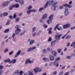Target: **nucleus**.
<instances>
[{"instance_id": "nucleus-10", "label": "nucleus", "mask_w": 75, "mask_h": 75, "mask_svg": "<svg viewBox=\"0 0 75 75\" xmlns=\"http://www.w3.org/2000/svg\"><path fill=\"white\" fill-rule=\"evenodd\" d=\"M49 58H50V60L51 61H54V57H53V56L52 55V54H50V55Z\"/></svg>"}, {"instance_id": "nucleus-5", "label": "nucleus", "mask_w": 75, "mask_h": 75, "mask_svg": "<svg viewBox=\"0 0 75 75\" xmlns=\"http://www.w3.org/2000/svg\"><path fill=\"white\" fill-rule=\"evenodd\" d=\"M10 4V2L8 1H6L3 4V6L6 7V6H7Z\"/></svg>"}, {"instance_id": "nucleus-63", "label": "nucleus", "mask_w": 75, "mask_h": 75, "mask_svg": "<svg viewBox=\"0 0 75 75\" xmlns=\"http://www.w3.org/2000/svg\"><path fill=\"white\" fill-rule=\"evenodd\" d=\"M69 74V72H68L65 73L64 74V75H68V74Z\"/></svg>"}, {"instance_id": "nucleus-41", "label": "nucleus", "mask_w": 75, "mask_h": 75, "mask_svg": "<svg viewBox=\"0 0 75 75\" xmlns=\"http://www.w3.org/2000/svg\"><path fill=\"white\" fill-rule=\"evenodd\" d=\"M15 35L16 34L15 33H13V35L11 36L12 38H14V37H15Z\"/></svg>"}, {"instance_id": "nucleus-39", "label": "nucleus", "mask_w": 75, "mask_h": 75, "mask_svg": "<svg viewBox=\"0 0 75 75\" xmlns=\"http://www.w3.org/2000/svg\"><path fill=\"white\" fill-rule=\"evenodd\" d=\"M72 58V57L71 56H67L66 57V58L67 59H71Z\"/></svg>"}, {"instance_id": "nucleus-50", "label": "nucleus", "mask_w": 75, "mask_h": 75, "mask_svg": "<svg viewBox=\"0 0 75 75\" xmlns=\"http://www.w3.org/2000/svg\"><path fill=\"white\" fill-rule=\"evenodd\" d=\"M3 69V66L2 65H0V69Z\"/></svg>"}, {"instance_id": "nucleus-33", "label": "nucleus", "mask_w": 75, "mask_h": 75, "mask_svg": "<svg viewBox=\"0 0 75 75\" xmlns=\"http://www.w3.org/2000/svg\"><path fill=\"white\" fill-rule=\"evenodd\" d=\"M55 8H56V7L54 6H52V7L51 8L52 10H55Z\"/></svg>"}, {"instance_id": "nucleus-26", "label": "nucleus", "mask_w": 75, "mask_h": 75, "mask_svg": "<svg viewBox=\"0 0 75 75\" xmlns=\"http://www.w3.org/2000/svg\"><path fill=\"white\" fill-rule=\"evenodd\" d=\"M42 53L43 54H45V53H47V51L46 49H44L42 51Z\"/></svg>"}, {"instance_id": "nucleus-47", "label": "nucleus", "mask_w": 75, "mask_h": 75, "mask_svg": "<svg viewBox=\"0 0 75 75\" xmlns=\"http://www.w3.org/2000/svg\"><path fill=\"white\" fill-rule=\"evenodd\" d=\"M20 75H22L23 74V71H19Z\"/></svg>"}, {"instance_id": "nucleus-34", "label": "nucleus", "mask_w": 75, "mask_h": 75, "mask_svg": "<svg viewBox=\"0 0 75 75\" xmlns=\"http://www.w3.org/2000/svg\"><path fill=\"white\" fill-rule=\"evenodd\" d=\"M44 10V8L42 7V8H40V9H39L38 11H42V10Z\"/></svg>"}, {"instance_id": "nucleus-46", "label": "nucleus", "mask_w": 75, "mask_h": 75, "mask_svg": "<svg viewBox=\"0 0 75 75\" xmlns=\"http://www.w3.org/2000/svg\"><path fill=\"white\" fill-rule=\"evenodd\" d=\"M26 31L24 30L23 31V33H22L21 34H20V35H23V34H24L25 33Z\"/></svg>"}, {"instance_id": "nucleus-61", "label": "nucleus", "mask_w": 75, "mask_h": 75, "mask_svg": "<svg viewBox=\"0 0 75 75\" xmlns=\"http://www.w3.org/2000/svg\"><path fill=\"white\" fill-rule=\"evenodd\" d=\"M16 33L17 35H18V34H19V32L18 31H16Z\"/></svg>"}, {"instance_id": "nucleus-40", "label": "nucleus", "mask_w": 75, "mask_h": 75, "mask_svg": "<svg viewBox=\"0 0 75 75\" xmlns=\"http://www.w3.org/2000/svg\"><path fill=\"white\" fill-rule=\"evenodd\" d=\"M3 73H4V71L3 70H0V75H1Z\"/></svg>"}, {"instance_id": "nucleus-1", "label": "nucleus", "mask_w": 75, "mask_h": 75, "mask_svg": "<svg viewBox=\"0 0 75 75\" xmlns=\"http://www.w3.org/2000/svg\"><path fill=\"white\" fill-rule=\"evenodd\" d=\"M54 16L52 15H51L49 17V20H47V23L48 24H51L52 23V20H53V17Z\"/></svg>"}, {"instance_id": "nucleus-60", "label": "nucleus", "mask_w": 75, "mask_h": 75, "mask_svg": "<svg viewBox=\"0 0 75 75\" xmlns=\"http://www.w3.org/2000/svg\"><path fill=\"white\" fill-rule=\"evenodd\" d=\"M13 53V51H11L9 53V55H12Z\"/></svg>"}, {"instance_id": "nucleus-57", "label": "nucleus", "mask_w": 75, "mask_h": 75, "mask_svg": "<svg viewBox=\"0 0 75 75\" xmlns=\"http://www.w3.org/2000/svg\"><path fill=\"white\" fill-rule=\"evenodd\" d=\"M52 65H53V62H51L50 63L49 66H52Z\"/></svg>"}, {"instance_id": "nucleus-23", "label": "nucleus", "mask_w": 75, "mask_h": 75, "mask_svg": "<svg viewBox=\"0 0 75 75\" xmlns=\"http://www.w3.org/2000/svg\"><path fill=\"white\" fill-rule=\"evenodd\" d=\"M55 0H51L50 3L49 4L50 6H51V5H52L53 4V3H54V1H55Z\"/></svg>"}, {"instance_id": "nucleus-51", "label": "nucleus", "mask_w": 75, "mask_h": 75, "mask_svg": "<svg viewBox=\"0 0 75 75\" xmlns=\"http://www.w3.org/2000/svg\"><path fill=\"white\" fill-rule=\"evenodd\" d=\"M48 33L49 34H52V31L50 30H49Z\"/></svg>"}, {"instance_id": "nucleus-2", "label": "nucleus", "mask_w": 75, "mask_h": 75, "mask_svg": "<svg viewBox=\"0 0 75 75\" xmlns=\"http://www.w3.org/2000/svg\"><path fill=\"white\" fill-rule=\"evenodd\" d=\"M34 71L35 73L36 74L37 72H41L42 71V69L41 68H40L38 67H36L34 69Z\"/></svg>"}, {"instance_id": "nucleus-48", "label": "nucleus", "mask_w": 75, "mask_h": 75, "mask_svg": "<svg viewBox=\"0 0 75 75\" xmlns=\"http://www.w3.org/2000/svg\"><path fill=\"white\" fill-rule=\"evenodd\" d=\"M8 49L7 48H6V49L4 50V52H8Z\"/></svg>"}, {"instance_id": "nucleus-12", "label": "nucleus", "mask_w": 75, "mask_h": 75, "mask_svg": "<svg viewBox=\"0 0 75 75\" xmlns=\"http://www.w3.org/2000/svg\"><path fill=\"white\" fill-rule=\"evenodd\" d=\"M47 18V14H45L43 15L42 18V20H44V19H45V18Z\"/></svg>"}, {"instance_id": "nucleus-16", "label": "nucleus", "mask_w": 75, "mask_h": 75, "mask_svg": "<svg viewBox=\"0 0 75 75\" xmlns=\"http://www.w3.org/2000/svg\"><path fill=\"white\" fill-rule=\"evenodd\" d=\"M15 28H16V30L17 31H21V29L18 28V25H16L15 27Z\"/></svg>"}, {"instance_id": "nucleus-32", "label": "nucleus", "mask_w": 75, "mask_h": 75, "mask_svg": "<svg viewBox=\"0 0 75 75\" xmlns=\"http://www.w3.org/2000/svg\"><path fill=\"white\" fill-rule=\"evenodd\" d=\"M19 4H17L14 5V7H15L16 8H18V7H19Z\"/></svg>"}, {"instance_id": "nucleus-13", "label": "nucleus", "mask_w": 75, "mask_h": 75, "mask_svg": "<svg viewBox=\"0 0 75 75\" xmlns=\"http://www.w3.org/2000/svg\"><path fill=\"white\" fill-rule=\"evenodd\" d=\"M70 26V24H66L63 26V28H66L67 27H69Z\"/></svg>"}, {"instance_id": "nucleus-62", "label": "nucleus", "mask_w": 75, "mask_h": 75, "mask_svg": "<svg viewBox=\"0 0 75 75\" xmlns=\"http://www.w3.org/2000/svg\"><path fill=\"white\" fill-rule=\"evenodd\" d=\"M67 5L68 4H65L63 5V6H64V7H67Z\"/></svg>"}, {"instance_id": "nucleus-31", "label": "nucleus", "mask_w": 75, "mask_h": 75, "mask_svg": "<svg viewBox=\"0 0 75 75\" xmlns=\"http://www.w3.org/2000/svg\"><path fill=\"white\" fill-rule=\"evenodd\" d=\"M64 72V71L63 70H62L59 73L58 75H62L63 74V73Z\"/></svg>"}, {"instance_id": "nucleus-9", "label": "nucleus", "mask_w": 75, "mask_h": 75, "mask_svg": "<svg viewBox=\"0 0 75 75\" xmlns=\"http://www.w3.org/2000/svg\"><path fill=\"white\" fill-rule=\"evenodd\" d=\"M20 54H21V50H19L17 52V53L16 54V55L15 56V57H17V56L18 55H20Z\"/></svg>"}, {"instance_id": "nucleus-36", "label": "nucleus", "mask_w": 75, "mask_h": 75, "mask_svg": "<svg viewBox=\"0 0 75 75\" xmlns=\"http://www.w3.org/2000/svg\"><path fill=\"white\" fill-rule=\"evenodd\" d=\"M35 30H36V28L35 27H33L32 29V32H34L35 31Z\"/></svg>"}, {"instance_id": "nucleus-8", "label": "nucleus", "mask_w": 75, "mask_h": 75, "mask_svg": "<svg viewBox=\"0 0 75 75\" xmlns=\"http://www.w3.org/2000/svg\"><path fill=\"white\" fill-rule=\"evenodd\" d=\"M16 62V59H13L11 61L9 62V64H15Z\"/></svg>"}, {"instance_id": "nucleus-19", "label": "nucleus", "mask_w": 75, "mask_h": 75, "mask_svg": "<svg viewBox=\"0 0 75 75\" xmlns=\"http://www.w3.org/2000/svg\"><path fill=\"white\" fill-rule=\"evenodd\" d=\"M19 3L21 5H23L24 4V1L23 0H20L19 1Z\"/></svg>"}, {"instance_id": "nucleus-6", "label": "nucleus", "mask_w": 75, "mask_h": 75, "mask_svg": "<svg viewBox=\"0 0 75 75\" xmlns=\"http://www.w3.org/2000/svg\"><path fill=\"white\" fill-rule=\"evenodd\" d=\"M36 48V47H30L28 48L27 50L28 52H30V51H33L34 50H35Z\"/></svg>"}, {"instance_id": "nucleus-44", "label": "nucleus", "mask_w": 75, "mask_h": 75, "mask_svg": "<svg viewBox=\"0 0 75 75\" xmlns=\"http://www.w3.org/2000/svg\"><path fill=\"white\" fill-rule=\"evenodd\" d=\"M57 4V2H54V4L52 5V6H55Z\"/></svg>"}, {"instance_id": "nucleus-14", "label": "nucleus", "mask_w": 75, "mask_h": 75, "mask_svg": "<svg viewBox=\"0 0 75 75\" xmlns=\"http://www.w3.org/2000/svg\"><path fill=\"white\" fill-rule=\"evenodd\" d=\"M4 62L5 63H8V62H11V60L10 59H7L6 60H4Z\"/></svg>"}, {"instance_id": "nucleus-27", "label": "nucleus", "mask_w": 75, "mask_h": 75, "mask_svg": "<svg viewBox=\"0 0 75 75\" xmlns=\"http://www.w3.org/2000/svg\"><path fill=\"white\" fill-rule=\"evenodd\" d=\"M19 20H20V18H19V17L15 19L16 22H18V21H19Z\"/></svg>"}, {"instance_id": "nucleus-7", "label": "nucleus", "mask_w": 75, "mask_h": 75, "mask_svg": "<svg viewBox=\"0 0 75 75\" xmlns=\"http://www.w3.org/2000/svg\"><path fill=\"white\" fill-rule=\"evenodd\" d=\"M35 11H36V10H35L34 9H31L28 11H27V13L28 14H30V13H31V12H35Z\"/></svg>"}, {"instance_id": "nucleus-35", "label": "nucleus", "mask_w": 75, "mask_h": 75, "mask_svg": "<svg viewBox=\"0 0 75 75\" xmlns=\"http://www.w3.org/2000/svg\"><path fill=\"white\" fill-rule=\"evenodd\" d=\"M28 74L29 75H34L33 74V73L31 72V71H29L28 72Z\"/></svg>"}, {"instance_id": "nucleus-58", "label": "nucleus", "mask_w": 75, "mask_h": 75, "mask_svg": "<svg viewBox=\"0 0 75 75\" xmlns=\"http://www.w3.org/2000/svg\"><path fill=\"white\" fill-rule=\"evenodd\" d=\"M59 8L61 10H62L64 8V7H63L62 6H61Z\"/></svg>"}, {"instance_id": "nucleus-52", "label": "nucleus", "mask_w": 75, "mask_h": 75, "mask_svg": "<svg viewBox=\"0 0 75 75\" xmlns=\"http://www.w3.org/2000/svg\"><path fill=\"white\" fill-rule=\"evenodd\" d=\"M62 50L61 49H58L57 50V52L59 53H60L61 52V50Z\"/></svg>"}, {"instance_id": "nucleus-53", "label": "nucleus", "mask_w": 75, "mask_h": 75, "mask_svg": "<svg viewBox=\"0 0 75 75\" xmlns=\"http://www.w3.org/2000/svg\"><path fill=\"white\" fill-rule=\"evenodd\" d=\"M71 56L72 57H75V54L74 53H72L71 54Z\"/></svg>"}, {"instance_id": "nucleus-55", "label": "nucleus", "mask_w": 75, "mask_h": 75, "mask_svg": "<svg viewBox=\"0 0 75 75\" xmlns=\"http://www.w3.org/2000/svg\"><path fill=\"white\" fill-rule=\"evenodd\" d=\"M67 7H68V8H71V5H70L68 4H67Z\"/></svg>"}, {"instance_id": "nucleus-30", "label": "nucleus", "mask_w": 75, "mask_h": 75, "mask_svg": "<svg viewBox=\"0 0 75 75\" xmlns=\"http://www.w3.org/2000/svg\"><path fill=\"white\" fill-rule=\"evenodd\" d=\"M9 31V29H8L5 30L4 32V33H8Z\"/></svg>"}, {"instance_id": "nucleus-43", "label": "nucleus", "mask_w": 75, "mask_h": 75, "mask_svg": "<svg viewBox=\"0 0 75 75\" xmlns=\"http://www.w3.org/2000/svg\"><path fill=\"white\" fill-rule=\"evenodd\" d=\"M60 59V57H57L55 59V60L56 61H58L57 60H59Z\"/></svg>"}, {"instance_id": "nucleus-49", "label": "nucleus", "mask_w": 75, "mask_h": 75, "mask_svg": "<svg viewBox=\"0 0 75 75\" xmlns=\"http://www.w3.org/2000/svg\"><path fill=\"white\" fill-rule=\"evenodd\" d=\"M16 17H17V15H16V14H14L13 16V18H16Z\"/></svg>"}, {"instance_id": "nucleus-3", "label": "nucleus", "mask_w": 75, "mask_h": 75, "mask_svg": "<svg viewBox=\"0 0 75 75\" xmlns=\"http://www.w3.org/2000/svg\"><path fill=\"white\" fill-rule=\"evenodd\" d=\"M62 35V34H61L60 35L59 33H57L56 35L55 36V38L56 40H59L61 38V37Z\"/></svg>"}, {"instance_id": "nucleus-24", "label": "nucleus", "mask_w": 75, "mask_h": 75, "mask_svg": "<svg viewBox=\"0 0 75 75\" xmlns=\"http://www.w3.org/2000/svg\"><path fill=\"white\" fill-rule=\"evenodd\" d=\"M58 61H56L55 60L53 62V64L54 65H56L57 64H58Z\"/></svg>"}, {"instance_id": "nucleus-45", "label": "nucleus", "mask_w": 75, "mask_h": 75, "mask_svg": "<svg viewBox=\"0 0 75 75\" xmlns=\"http://www.w3.org/2000/svg\"><path fill=\"white\" fill-rule=\"evenodd\" d=\"M71 37V36L69 35H68L66 37V39H69Z\"/></svg>"}, {"instance_id": "nucleus-37", "label": "nucleus", "mask_w": 75, "mask_h": 75, "mask_svg": "<svg viewBox=\"0 0 75 75\" xmlns=\"http://www.w3.org/2000/svg\"><path fill=\"white\" fill-rule=\"evenodd\" d=\"M41 30H40L39 31L37 34V35H40V34H41Z\"/></svg>"}, {"instance_id": "nucleus-25", "label": "nucleus", "mask_w": 75, "mask_h": 75, "mask_svg": "<svg viewBox=\"0 0 75 75\" xmlns=\"http://www.w3.org/2000/svg\"><path fill=\"white\" fill-rule=\"evenodd\" d=\"M10 20H9L7 21V22L6 23V25H9L10 24V22L11 21Z\"/></svg>"}, {"instance_id": "nucleus-54", "label": "nucleus", "mask_w": 75, "mask_h": 75, "mask_svg": "<svg viewBox=\"0 0 75 75\" xmlns=\"http://www.w3.org/2000/svg\"><path fill=\"white\" fill-rule=\"evenodd\" d=\"M32 8V6H30L28 7V10H30V9H31Z\"/></svg>"}, {"instance_id": "nucleus-59", "label": "nucleus", "mask_w": 75, "mask_h": 75, "mask_svg": "<svg viewBox=\"0 0 75 75\" xmlns=\"http://www.w3.org/2000/svg\"><path fill=\"white\" fill-rule=\"evenodd\" d=\"M43 27H44L45 28H47V25L45 24H44L43 25Z\"/></svg>"}, {"instance_id": "nucleus-17", "label": "nucleus", "mask_w": 75, "mask_h": 75, "mask_svg": "<svg viewBox=\"0 0 75 75\" xmlns=\"http://www.w3.org/2000/svg\"><path fill=\"white\" fill-rule=\"evenodd\" d=\"M19 71L18 70H16L15 71V73L13 74V75H18L19 73Z\"/></svg>"}, {"instance_id": "nucleus-28", "label": "nucleus", "mask_w": 75, "mask_h": 75, "mask_svg": "<svg viewBox=\"0 0 75 75\" xmlns=\"http://www.w3.org/2000/svg\"><path fill=\"white\" fill-rule=\"evenodd\" d=\"M57 30L59 31H61L62 30V28L61 27H59L57 28Z\"/></svg>"}, {"instance_id": "nucleus-11", "label": "nucleus", "mask_w": 75, "mask_h": 75, "mask_svg": "<svg viewBox=\"0 0 75 75\" xmlns=\"http://www.w3.org/2000/svg\"><path fill=\"white\" fill-rule=\"evenodd\" d=\"M52 54L53 57H57V53L55 51H53L52 52Z\"/></svg>"}, {"instance_id": "nucleus-20", "label": "nucleus", "mask_w": 75, "mask_h": 75, "mask_svg": "<svg viewBox=\"0 0 75 75\" xmlns=\"http://www.w3.org/2000/svg\"><path fill=\"white\" fill-rule=\"evenodd\" d=\"M48 2H47L46 3L44 6L45 8H47L48 7Z\"/></svg>"}, {"instance_id": "nucleus-29", "label": "nucleus", "mask_w": 75, "mask_h": 75, "mask_svg": "<svg viewBox=\"0 0 75 75\" xmlns=\"http://www.w3.org/2000/svg\"><path fill=\"white\" fill-rule=\"evenodd\" d=\"M43 59L44 61H48L49 60L48 59H47L45 57L43 58Z\"/></svg>"}, {"instance_id": "nucleus-38", "label": "nucleus", "mask_w": 75, "mask_h": 75, "mask_svg": "<svg viewBox=\"0 0 75 75\" xmlns=\"http://www.w3.org/2000/svg\"><path fill=\"white\" fill-rule=\"evenodd\" d=\"M67 33L65 35H64L63 36L62 38V39H64V38H65V37H66V36H67Z\"/></svg>"}, {"instance_id": "nucleus-64", "label": "nucleus", "mask_w": 75, "mask_h": 75, "mask_svg": "<svg viewBox=\"0 0 75 75\" xmlns=\"http://www.w3.org/2000/svg\"><path fill=\"white\" fill-rule=\"evenodd\" d=\"M52 40L51 39V38H50L48 40V41H51Z\"/></svg>"}, {"instance_id": "nucleus-56", "label": "nucleus", "mask_w": 75, "mask_h": 75, "mask_svg": "<svg viewBox=\"0 0 75 75\" xmlns=\"http://www.w3.org/2000/svg\"><path fill=\"white\" fill-rule=\"evenodd\" d=\"M54 75H57V72L56 71H54L53 73Z\"/></svg>"}, {"instance_id": "nucleus-18", "label": "nucleus", "mask_w": 75, "mask_h": 75, "mask_svg": "<svg viewBox=\"0 0 75 75\" xmlns=\"http://www.w3.org/2000/svg\"><path fill=\"white\" fill-rule=\"evenodd\" d=\"M35 42V41L34 40H31L30 41V44L29 45H32L33 44V43Z\"/></svg>"}, {"instance_id": "nucleus-42", "label": "nucleus", "mask_w": 75, "mask_h": 75, "mask_svg": "<svg viewBox=\"0 0 75 75\" xmlns=\"http://www.w3.org/2000/svg\"><path fill=\"white\" fill-rule=\"evenodd\" d=\"M8 14V13H7L5 12L3 14V15H4V16H7Z\"/></svg>"}, {"instance_id": "nucleus-22", "label": "nucleus", "mask_w": 75, "mask_h": 75, "mask_svg": "<svg viewBox=\"0 0 75 75\" xmlns=\"http://www.w3.org/2000/svg\"><path fill=\"white\" fill-rule=\"evenodd\" d=\"M31 62L33 63V62L30 61V59L27 60L26 61V64H27L28 63H31Z\"/></svg>"}, {"instance_id": "nucleus-4", "label": "nucleus", "mask_w": 75, "mask_h": 75, "mask_svg": "<svg viewBox=\"0 0 75 75\" xmlns=\"http://www.w3.org/2000/svg\"><path fill=\"white\" fill-rule=\"evenodd\" d=\"M65 11L64 12V14L65 16H68L69 14V11L68 8L67 7H65Z\"/></svg>"}, {"instance_id": "nucleus-21", "label": "nucleus", "mask_w": 75, "mask_h": 75, "mask_svg": "<svg viewBox=\"0 0 75 75\" xmlns=\"http://www.w3.org/2000/svg\"><path fill=\"white\" fill-rule=\"evenodd\" d=\"M55 41H53L51 42V45L52 47L54 46V45H55Z\"/></svg>"}, {"instance_id": "nucleus-15", "label": "nucleus", "mask_w": 75, "mask_h": 75, "mask_svg": "<svg viewBox=\"0 0 75 75\" xmlns=\"http://www.w3.org/2000/svg\"><path fill=\"white\" fill-rule=\"evenodd\" d=\"M14 5H11L9 7V10H11L13 9V8L14 7Z\"/></svg>"}]
</instances>
